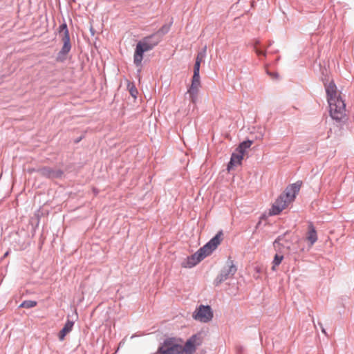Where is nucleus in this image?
<instances>
[{
	"label": "nucleus",
	"mask_w": 354,
	"mask_h": 354,
	"mask_svg": "<svg viewBox=\"0 0 354 354\" xmlns=\"http://www.w3.org/2000/svg\"><path fill=\"white\" fill-rule=\"evenodd\" d=\"M223 232H218L212 239H211L204 246L201 248L196 252L187 258L184 263V267L192 268L198 264L207 256L212 253L216 249L222 241Z\"/></svg>",
	"instance_id": "obj_1"
},
{
	"label": "nucleus",
	"mask_w": 354,
	"mask_h": 354,
	"mask_svg": "<svg viewBox=\"0 0 354 354\" xmlns=\"http://www.w3.org/2000/svg\"><path fill=\"white\" fill-rule=\"evenodd\" d=\"M160 41V38H156L153 41V44L148 43V39H143L139 41L136 48V50L133 56V62L137 66H141L142 61L143 59V54L149 50L153 49L158 43Z\"/></svg>",
	"instance_id": "obj_2"
},
{
	"label": "nucleus",
	"mask_w": 354,
	"mask_h": 354,
	"mask_svg": "<svg viewBox=\"0 0 354 354\" xmlns=\"http://www.w3.org/2000/svg\"><path fill=\"white\" fill-rule=\"evenodd\" d=\"M331 118L337 121L342 120L345 116L346 104L341 97L330 98L328 101Z\"/></svg>",
	"instance_id": "obj_3"
},
{
	"label": "nucleus",
	"mask_w": 354,
	"mask_h": 354,
	"mask_svg": "<svg viewBox=\"0 0 354 354\" xmlns=\"http://www.w3.org/2000/svg\"><path fill=\"white\" fill-rule=\"evenodd\" d=\"M214 314L210 306L200 305L192 314V317L203 323H207L213 318Z\"/></svg>",
	"instance_id": "obj_4"
},
{
	"label": "nucleus",
	"mask_w": 354,
	"mask_h": 354,
	"mask_svg": "<svg viewBox=\"0 0 354 354\" xmlns=\"http://www.w3.org/2000/svg\"><path fill=\"white\" fill-rule=\"evenodd\" d=\"M237 268L232 261H228L225 266L214 281L215 286H219L221 283L233 277L236 272Z\"/></svg>",
	"instance_id": "obj_5"
},
{
	"label": "nucleus",
	"mask_w": 354,
	"mask_h": 354,
	"mask_svg": "<svg viewBox=\"0 0 354 354\" xmlns=\"http://www.w3.org/2000/svg\"><path fill=\"white\" fill-rule=\"evenodd\" d=\"M201 87L200 75L194 74L192 84L188 88L186 95H189L190 102L193 104V109L195 108L198 100V93Z\"/></svg>",
	"instance_id": "obj_6"
},
{
	"label": "nucleus",
	"mask_w": 354,
	"mask_h": 354,
	"mask_svg": "<svg viewBox=\"0 0 354 354\" xmlns=\"http://www.w3.org/2000/svg\"><path fill=\"white\" fill-rule=\"evenodd\" d=\"M290 203V202L288 201V199L281 194L272 205L269 214L270 215L279 214Z\"/></svg>",
	"instance_id": "obj_7"
},
{
	"label": "nucleus",
	"mask_w": 354,
	"mask_h": 354,
	"mask_svg": "<svg viewBox=\"0 0 354 354\" xmlns=\"http://www.w3.org/2000/svg\"><path fill=\"white\" fill-rule=\"evenodd\" d=\"M37 172L43 177L54 179L62 177L64 172L61 169H54L51 167H44L37 170Z\"/></svg>",
	"instance_id": "obj_8"
},
{
	"label": "nucleus",
	"mask_w": 354,
	"mask_h": 354,
	"mask_svg": "<svg viewBox=\"0 0 354 354\" xmlns=\"http://www.w3.org/2000/svg\"><path fill=\"white\" fill-rule=\"evenodd\" d=\"M299 189L300 184L296 183L287 187L284 193L281 194L288 199V201L291 203L295 200L296 195L299 192Z\"/></svg>",
	"instance_id": "obj_9"
},
{
	"label": "nucleus",
	"mask_w": 354,
	"mask_h": 354,
	"mask_svg": "<svg viewBox=\"0 0 354 354\" xmlns=\"http://www.w3.org/2000/svg\"><path fill=\"white\" fill-rule=\"evenodd\" d=\"M63 41V46L58 53L57 60L64 61L66 59V55L70 52L71 49V44L70 42V37L62 38Z\"/></svg>",
	"instance_id": "obj_10"
},
{
	"label": "nucleus",
	"mask_w": 354,
	"mask_h": 354,
	"mask_svg": "<svg viewBox=\"0 0 354 354\" xmlns=\"http://www.w3.org/2000/svg\"><path fill=\"white\" fill-rule=\"evenodd\" d=\"M324 84L325 86L328 101L330 100V97L335 98L340 97V95L337 94V86L333 80H331L328 83L324 82Z\"/></svg>",
	"instance_id": "obj_11"
},
{
	"label": "nucleus",
	"mask_w": 354,
	"mask_h": 354,
	"mask_svg": "<svg viewBox=\"0 0 354 354\" xmlns=\"http://www.w3.org/2000/svg\"><path fill=\"white\" fill-rule=\"evenodd\" d=\"M243 156L244 155H243V152H239L238 151L235 150V151L232 153L230 160L227 165V170L230 171L233 167L241 165L243 158Z\"/></svg>",
	"instance_id": "obj_12"
},
{
	"label": "nucleus",
	"mask_w": 354,
	"mask_h": 354,
	"mask_svg": "<svg viewBox=\"0 0 354 354\" xmlns=\"http://www.w3.org/2000/svg\"><path fill=\"white\" fill-rule=\"evenodd\" d=\"M308 234L306 239L310 242V245H313L317 241V234L316 230L312 223L308 224Z\"/></svg>",
	"instance_id": "obj_13"
},
{
	"label": "nucleus",
	"mask_w": 354,
	"mask_h": 354,
	"mask_svg": "<svg viewBox=\"0 0 354 354\" xmlns=\"http://www.w3.org/2000/svg\"><path fill=\"white\" fill-rule=\"evenodd\" d=\"M73 325H74V322L68 320V319L66 321L63 328L60 330V332L59 333V339L60 341L64 340L66 334H68V333H70L72 330Z\"/></svg>",
	"instance_id": "obj_14"
},
{
	"label": "nucleus",
	"mask_w": 354,
	"mask_h": 354,
	"mask_svg": "<svg viewBox=\"0 0 354 354\" xmlns=\"http://www.w3.org/2000/svg\"><path fill=\"white\" fill-rule=\"evenodd\" d=\"M288 234V232H286L283 234L279 236L273 243L274 247L277 248L278 245H281L283 247L288 248L289 246L286 245V243L288 242V240L286 239V236Z\"/></svg>",
	"instance_id": "obj_15"
},
{
	"label": "nucleus",
	"mask_w": 354,
	"mask_h": 354,
	"mask_svg": "<svg viewBox=\"0 0 354 354\" xmlns=\"http://www.w3.org/2000/svg\"><path fill=\"white\" fill-rule=\"evenodd\" d=\"M252 145V141L248 140L240 143L238 147L236 149L239 152H243V155L245 154L246 150L249 149Z\"/></svg>",
	"instance_id": "obj_16"
},
{
	"label": "nucleus",
	"mask_w": 354,
	"mask_h": 354,
	"mask_svg": "<svg viewBox=\"0 0 354 354\" xmlns=\"http://www.w3.org/2000/svg\"><path fill=\"white\" fill-rule=\"evenodd\" d=\"M171 24L172 21L169 24L163 25L155 34H156L158 37H160L161 39L162 35L167 34L169 31Z\"/></svg>",
	"instance_id": "obj_17"
},
{
	"label": "nucleus",
	"mask_w": 354,
	"mask_h": 354,
	"mask_svg": "<svg viewBox=\"0 0 354 354\" xmlns=\"http://www.w3.org/2000/svg\"><path fill=\"white\" fill-rule=\"evenodd\" d=\"M37 305V302L32 300H25L20 305L19 308H31Z\"/></svg>",
	"instance_id": "obj_18"
},
{
	"label": "nucleus",
	"mask_w": 354,
	"mask_h": 354,
	"mask_svg": "<svg viewBox=\"0 0 354 354\" xmlns=\"http://www.w3.org/2000/svg\"><path fill=\"white\" fill-rule=\"evenodd\" d=\"M283 259V255H281V254H276L274 257V259H273V261H272V263H273V266H272V270H275V266H279L282 260Z\"/></svg>",
	"instance_id": "obj_19"
},
{
	"label": "nucleus",
	"mask_w": 354,
	"mask_h": 354,
	"mask_svg": "<svg viewBox=\"0 0 354 354\" xmlns=\"http://www.w3.org/2000/svg\"><path fill=\"white\" fill-rule=\"evenodd\" d=\"M59 32H64L62 38L70 37L68 29L66 23L61 24L59 27Z\"/></svg>",
	"instance_id": "obj_20"
},
{
	"label": "nucleus",
	"mask_w": 354,
	"mask_h": 354,
	"mask_svg": "<svg viewBox=\"0 0 354 354\" xmlns=\"http://www.w3.org/2000/svg\"><path fill=\"white\" fill-rule=\"evenodd\" d=\"M259 44H260V41L256 40V41L254 44V50L258 56H261V55L266 56V51L262 50L258 48V45H259Z\"/></svg>",
	"instance_id": "obj_21"
},
{
	"label": "nucleus",
	"mask_w": 354,
	"mask_h": 354,
	"mask_svg": "<svg viewBox=\"0 0 354 354\" xmlns=\"http://www.w3.org/2000/svg\"><path fill=\"white\" fill-rule=\"evenodd\" d=\"M206 46H205L203 50L199 52L198 54H197V56H196V62H199L200 63H201V62L203 60V59L205 58V55H206Z\"/></svg>",
	"instance_id": "obj_22"
},
{
	"label": "nucleus",
	"mask_w": 354,
	"mask_h": 354,
	"mask_svg": "<svg viewBox=\"0 0 354 354\" xmlns=\"http://www.w3.org/2000/svg\"><path fill=\"white\" fill-rule=\"evenodd\" d=\"M128 88H129V93H130L131 95L133 97L136 98L137 97V95H138V90L136 88V86H134V84H128Z\"/></svg>",
	"instance_id": "obj_23"
},
{
	"label": "nucleus",
	"mask_w": 354,
	"mask_h": 354,
	"mask_svg": "<svg viewBox=\"0 0 354 354\" xmlns=\"http://www.w3.org/2000/svg\"><path fill=\"white\" fill-rule=\"evenodd\" d=\"M159 37H158L156 35V34H152L148 37H145L144 39H148V43L149 44H153V41L156 39V38H158Z\"/></svg>",
	"instance_id": "obj_24"
},
{
	"label": "nucleus",
	"mask_w": 354,
	"mask_h": 354,
	"mask_svg": "<svg viewBox=\"0 0 354 354\" xmlns=\"http://www.w3.org/2000/svg\"><path fill=\"white\" fill-rule=\"evenodd\" d=\"M200 66H201V63L198 61L195 62V64H194V74L199 75Z\"/></svg>",
	"instance_id": "obj_25"
},
{
	"label": "nucleus",
	"mask_w": 354,
	"mask_h": 354,
	"mask_svg": "<svg viewBox=\"0 0 354 354\" xmlns=\"http://www.w3.org/2000/svg\"><path fill=\"white\" fill-rule=\"evenodd\" d=\"M245 351V348L241 345H237L236 346V354H243Z\"/></svg>",
	"instance_id": "obj_26"
},
{
	"label": "nucleus",
	"mask_w": 354,
	"mask_h": 354,
	"mask_svg": "<svg viewBox=\"0 0 354 354\" xmlns=\"http://www.w3.org/2000/svg\"><path fill=\"white\" fill-rule=\"evenodd\" d=\"M319 326H320V328H321L322 332L324 335H327L326 331L325 328H324V326H323L322 324L319 322Z\"/></svg>",
	"instance_id": "obj_27"
},
{
	"label": "nucleus",
	"mask_w": 354,
	"mask_h": 354,
	"mask_svg": "<svg viewBox=\"0 0 354 354\" xmlns=\"http://www.w3.org/2000/svg\"><path fill=\"white\" fill-rule=\"evenodd\" d=\"M268 74L274 78H278V74L277 73H268Z\"/></svg>",
	"instance_id": "obj_28"
}]
</instances>
